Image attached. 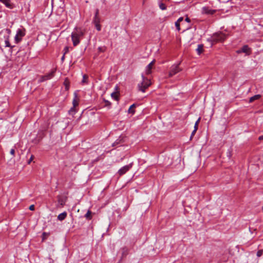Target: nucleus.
Masks as SVG:
<instances>
[{
	"label": "nucleus",
	"instance_id": "nucleus-1",
	"mask_svg": "<svg viewBox=\"0 0 263 263\" xmlns=\"http://www.w3.org/2000/svg\"><path fill=\"white\" fill-rule=\"evenodd\" d=\"M85 29L81 27H75L71 34L73 46H78L85 34Z\"/></svg>",
	"mask_w": 263,
	"mask_h": 263
},
{
	"label": "nucleus",
	"instance_id": "nucleus-2",
	"mask_svg": "<svg viewBox=\"0 0 263 263\" xmlns=\"http://www.w3.org/2000/svg\"><path fill=\"white\" fill-rule=\"evenodd\" d=\"M11 30L9 29H4L0 32V42L5 43V47H9L10 51L12 52L13 49L15 47V45H11L10 43V36Z\"/></svg>",
	"mask_w": 263,
	"mask_h": 263
},
{
	"label": "nucleus",
	"instance_id": "nucleus-3",
	"mask_svg": "<svg viewBox=\"0 0 263 263\" xmlns=\"http://www.w3.org/2000/svg\"><path fill=\"white\" fill-rule=\"evenodd\" d=\"M227 37V35L221 32H218L214 33L212 36L207 39V41L211 43L212 46L217 42H223Z\"/></svg>",
	"mask_w": 263,
	"mask_h": 263
},
{
	"label": "nucleus",
	"instance_id": "nucleus-4",
	"mask_svg": "<svg viewBox=\"0 0 263 263\" xmlns=\"http://www.w3.org/2000/svg\"><path fill=\"white\" fill-rule=\"evenodd\" d=\"M141 77L142 78V81L141 83L138 84V87L139 90L144 92L145 91V89H147L151 85V82L150 79L145 77L143 74H142Z\"/></svg>",
	"mask_w": 263,
	"mask_h": 263
},
{
	"label": "nucleus",
	"instance_id": "nucleus-5",
	"mask_svg": "<svg viewBox=\"0 0 263 263\" xmlns=\"http://www.w3.org/2000/svg\"><path fill=\"white\" fill-rule=\"evenodd\" d=\"M26 34V29L22 27L20 28L17 29L16 30V33L14 36V42L16 44L19 43L22 40L23 37Z\"/></svg>",
	"mask_w": 263,
	"mask_h": 263
},
{
	"label": "nucleus",
	"instance_id": "nucleus-6",
	"mask_svg": "<svg viewBox=\"0 0 263 263\" xmlns=\"http://www.w3.org/2000/svg\"><path fill=\"white\" fill-rule=\"evenodd\" d=\"M179 63L178 64H174L170 68V71L168 73L169 77H172L179 71L181 69L179 67Z\"/></svg>",
	"mask_w": 263,
	"mask_h": 263
},
{
	"label": "nucleus",
	"instance_id": "nucleus-7",
	"mask_svg": "<svg viewBox=\"0 0 263 263\" xmlns=\"http://www.w3.org/2000/svg\"><path fill=\"white\" fill-rule=\"evenodd\" d=\"M55 70H52L50 72L42 76L41 77L40 79L39 80L38 82L39 83H42L44 81L50 80L52 79L54 76V73H55Z\"/></svg>",
	"mask_w": 263,
	"mask_h": 263
},
{
	"label": "nucleus",
	"instance_id": "nucleus-8",
	"mask_svg": "<svg viewBox=\"0 0 263 263\" xmlns=\"http://www.w3.org/2000/svg\"><path fill=\"white\" fill-rule=\"evenodd\" d=\"M245 53L246 55H250L251 51V48L249 47L248 45H244L242 47L237 51V53Z\"/></svg>",
	"mask_w": 263,
	"mask_h": 263
},
{
	"label": "nucleus",
	"instance_id": "nucleus-9",
	"mask_svg": "<svg viewBox=\"0 0 263 263\" xmlns=\"http://www.w3.org/2000/svg\"><path fill=\"white\" fill-rule=\"evenodd\" d=\"M131 167V164L126 165L123 166L118 171L119 175L120 176L123 175V174H125L127 171H128Z\"/></svg>",
	"mask_w": 263,
	"mask_h": 263
},
{
	"label": "nucleus",
	"instance_id": "nucleus-10",
	"mask_svg": "<svg viewBox=\"0 0 263 263\" xmlns=\"http://www.w3.org/2000/svg\"><path fill=\"white\" fill-rule=\"evenodd\" d=\"M215 12V10L210 9L208 7H204L202 9V13L203 14H213Z\"/></svg>",
	"mask_w": 263,
	"mask_h": 263
},
{
	"label": "nucleus",
	"instance_id": "nucleus-11",
	"mask_svg": "<svg viewBox=\"0 0 263 263\" xmlns=\"http://www.w3.org/2000/svg\"><path fill=\"white\" fill-rule=\"evenodd\" d=\"M155 63V60L152 61L145 68V73L146 74H149L151 73L153 65Z\"/></svg>",
	"mask_w": 263,
	"mask_h": 263
},
{
	"label": "nucleus",
	"instance_id": "nucleus-12",
	"mask_svg": "<svg viewBox=\"0 0 263 263\" xmlns=\"http://www.w3.org/2000/svg\"><path fill=\"white\" fill-rule=\"evenodd\" d=\"M0 2L4 4L5 6L9 9L13 8L12 4L11 3L10 0H0Z\"/></svg>",
	"mask_w": 263,
	"mask_h": 263
},
{
	"label": "nucleus",
	"instance_id": "nucleus-13",
	"mask_svg": "<svg viewBox=\"0 0 263 263\" xmlns=\"http://www.w3.org/2000/svg\"><path fill=\"white\" fill-rule=\"evenodd\" d=\"M79 99L76 92L74 93V98L72 101V104L74 107H76L79 105Z\"/></svg>",
	"mask_w": 263,
	"mask_h": 263
},
{
	"label": "nucleus",
	"instance_id": "nucleus-14",
	"mask_svg": "<svg viewBox=\"0 0 263 263\" xmlns=\"http://www.w3.org/2000/svg\"><path fill=\"white\" fill-rule=\"evenodd\" d=\"M99 12V11L98 9H97L96 10V13H95V16H94L93 20V22L94 24H98V23H100V18L98 16Z\"/></svg>",
	"mask_w": 263,
	"mask_h": 263
},
{
	"label": "nucleus",
	"instance_id": "nucleus-15",
	"mask_svg": "<svg viewBox=\"0 0 263 263\" xmlns=\"http://www.w3.org/2000/svg\"><path fill=\"white\" fill-rule=\"evenodd\" d=\"M67 215V212L65 211L63 212V213L60 214L58 216V219L60 221H62L66 218Z\"/></svg>",
	"mask_w": 263,
	"mask_h": 263
},
{
	"label": "nucleus",
	"instance_id": "nucleus-16",
	"mask_svg": "<svg viewBox=\"0 0 263 263\" xmlns=\"http://www.w3.org/2000/svg\"><path fill=\"white\" fill-rule=\"evenodd\" d=\"M183 20V18L182 17H180L175 22V26L176 27L177 30L178 31L180 30V22H182Z\"/></svg>",
	"mask_w": 263,
	"mask_h": 263
},
{
	"label": "nucleus",
	"instance_id": "nucleus-17",
	"mask_svg": "<svg viewBox=\"0 0 263 263\" xmlns=\"http://www.w3.org/2000/svg\"><path fill=\"white\" fill-rule=\"evenodd\" d=\"M203 51V45L202 44H199L196 49V51L198 54H200Z\"/></svg>",
	"mask_w": 263,
	"mask_h": 263
},
{
	"label": "nucleus",
	"instance_id": "nucleus-18",
	"mask_svg": "<svg viewBox=\"0 0 263 263\" xmlns=\"http://www.w3.org/2000/svg\"><path fill=\"white\" fill-rule=\"evenodd\" d=\"M123 138L121 137H119V139L116 140L113 143H112V146H116L119 144H121L122 143Z\"/></svg>",
	"mask_w": 263,
	"mask_h": 263
},
{
	"label": "nucleus",
	"instance_id": "nucleus-19",
	"mask_svg": "<svg viewBox=\"0 0 263 263\" xmlns=\"http://www.w3.org/2000/svg\"><path fill=\"white\" fill-rule=\"evenodd\" d=\"M261 96L260 95H256L250 98L249 102H252L255 100L259 99L260 98Z\"/></svg>",
	"mask_w": 263,
	"mask_h": 263
},
{
	"label": "nucleus",
	"instance_id": "nucleus-20",
	"mask_svg": "<svg viewBox=\"0 0 263 263\" xmlns=\"http://www.w3.org/2000/svg\"><path fill=\"white\" fill-rule=\"evenodd\" d=\"M91 212L90 211L88 210L87 213L85 214V217L86 218V219H91Z\"/></svg>",
	"mask_w": 263,
	"mask_h": 263
},
{
	"label": "nucleus",
	"instance_id": "nucleus-21",
	"mask_svg": "<svg viewBox=\"0 0 263 263\" xmlns=\"http://www.w3.org/2000/svg\"><path fill=\"white\" fill-rule=\"evenodd\" d=\"M159 6L160 9L162 10H165L166 9V7L165 5L162 3H160L159 4Z\"/></svg>",
	"mask_w": 263,
	"mask_h": 263
},
{
	"label": "nucleus",
	"instance_id": "nucleus-22",
	"mask_svg": "<svg viewBox=\"0 0 263 263\" xmlns=\"http://www.w3.org/2000/svg\"><path fill=\"white\" fill-rule=\"evenodd\" d=\"M134 107H135V105L134 104L130 106L129 108L128 109L129 113H132L133 114L135 113V110L133 109V108Z\"/></svg>",
	"mask_w": 263,
	"mask_h": 263
},
{
	"label": "nucleus",
	"instance_id": "nucleus-23",
	"mask_svg": "<svg viewBox=\"0 0 263 263\" xmlns=\"http://www.w3.org/2000/svg\"><path fill=\"white\" fill-rule=\"evenodd\" d=\"M75 108L76 107H74V106H73L70 109V110H69V113L70 114H75L76 112V109H75Z\"/></svg>",
	"mask_w": 263,
	"mask_h": 263
},
{
	"label": "nucleus",
	"instance_id": "nucleus-24",
	"mask_svg": "<svg viewBox=\"0 0 263 263\" xmlns=\"http://www.w3.org/2000/svg\"><path fill=\"white\" fill-rule=\"evenodd\" d=\"M66 200L63 199H60L59 200V203H60V204L62 206H63L65 204Z\"/></svg>",
	"mask_w": 263,
	"mask_h": 263
},
{
	"label": "nucleus",
	"instance_id": "nucleus-25",
	"mask_svg": "<svg viewBox=\"0 0 263 263\" xmlns=\"http://www.w3.org/2000/svg\"><path fill=\"white\" fill-rule=\"evenodd\" d=\"M263 254V250H259L257 251L256 255L257 257H260Z\"/></svg>",
	"mask_w": 263,
	"mask_h": 263
},
{
	"label": "nucleus",
	"instance_id": "nucleus-26",
	"mask_svg": "<svg viewBox=\"0 0 263 263\" xmlns=\"http://www.w3.org/2000/svg\"><path fill=\"white\" fill-rule=\"evenodd\" d=\"M88 79V77L86 75H83V80L82 81V83H86V80Z\"/></svg>",
	"mask_w": 263,
	"mask_h": 263
},
{
	"label": "nucleus",
	"instance_id": "nucleus-27",
	"mask_svg": "<svg viewBox=\"0 0 263 263\" xmlns=\"http://www.w3.org/2000/svg\"><path fill=\"white\" fill-rule=\"evenodd\" d=\"M95 27L98 31H100L101 29V25H100V23L98 24H95Z\"/></svg>",
	"mask_w": 263,
	"mask_h": 263
},
{
	"label": "nucleus",
	"instance_id": "nucleus-28",
	"mask_svg": "<svg viewBox=\"0 0 263 263\" xmlns=\"http://www.w3.org/2000/svg\"><path fill=\"white\" fill-rule=\"evenodd\" d=\"M111 96L112 98H114L115 100H118V97L116 95V92H112L111 93Z\"/></svg>",
	"mask_w": 263,
	"mask_h": 263
},
{
	"label": "nucleus",
	"instance_id": "nucleus-29",
	"mask_svg": "<svg viewBox=\"0 0 263 263\" xmlns=\"http://www.w3.org/2000/svg\"><path fill=\"white\" fill-rule=\"evenodd\" d=\"M104 101L105 103V106L110 107V106L111 105V103L109 101L106 100L105 99H104Z\"/></svg>",
	"mask_w": 263,
	"mask_h": 263
},
{
	"label": "nucleus",
	"instance_id": "nucleus-30",
	"mask_svg": "<svg viewBox=\"0 0 263 263\" xmlns=\"http://www.w3.org/2000/svg\"><path fill=\"white\" fill-rule=\"evenodd\" d=\"M200 120V118L198 119V120L196 122L195 124V125H194V129L195 130H197V129H198V122Z\"/></svg>",
	"mask_w": 263,
	"mask_h": 263
},
{
	"label": "nucleus",
	"instance_id": "nucleus-31",
	"mask_svg": "<svg viewBox=\"0 0 263 263\" xmlns=\"http://www.w3.org/2000/svg\"><path fill=\"white\" fill-rule=\"evenodd\" d=\"M10 153L11 155H12L14 157V154H15V150H14V148H12L10 150Z\"/></svg>",
	"mask_w": 263,
	"mask_h": 263
},
{
	"label": "nucleus",
	"instance_id": "nucleus-32",
	"mask_svg": "<svg viewBox=\"0 0 263 263\" xmlns=\"http://www.w3.org/2000/svg\"><path fill=\"white\" fill-rule=\"evenodd\" d=\"M33 159V156L31 155V157L28 161V164H30Z\"/></svg>",
	"mask_w": 263,
	"mask_h": 263
},
{
	"label": "nucleus",
	"instance_id": "nucleus-33",
	"mask_svg": "<svg viewBox=\"0 0 263 263\" xmlns=\"http://www.w3.org/2000/svg\"><path fill=\"white\" fill-rule=\"evenodd\" d=\"M231 152L230 151V150H228V152H227V156L228 157L230 158L231 157Z\"/></svg>",
	"mask_w": 263,
	"mask_h": 263
},
{
	"label": "nucleus",
	"instance_id": "nucleus-34",
	"mask_svg": "<svg viewBox=\"0 0 263 263\" xmlns=\"http://www.w3.org/2000/svg\"><path fill=\"white\" fill-rule=\"evenodd\" d=\"M29 210H31V211H34V205L33 204L32 205H31L30 206H29Z\"/></svg>",
	"mask_w": 263,
	"mask_h": 263
},
{
	"label": "nucleus",
	"instance_id": "nucleus-35",
	"mask_svg": "<svg viewBox=\"0 0 263 263\" xmlns=\"http://www.w3.org/2000/svg\"><path fill=\"white\" fill-rule=\"evenodd\" d=\"M197 130H195V129H194V130L192 132V134H191V138L194 135V134H195V133L196 132Z\"/></svg>",
	"mask_w": 263,
	"mask_h": 263
},
{
	"label": "nucleus",
	"instance_id": "nucleus-36",
	"mask_svg": "<svg viewBox=\"0 0 263 263\" xmlns=\"http://www.w3.org/2000/svg\"><path fill=\"white\" fill-rule=\"evenodd\" d=\"M185 21L188 23L190 22H191V20L188 17H186L185 19Z\"/></svg>",
	"mask_w": 263,
	"mask_h": 263
},
{
	"label": "nucleus",
	"instance_id": "nucleus-37",
	"mask_svg": "<svg viewBox=\"0 0 263 263\" xmlns=\"http://www.w3.org/2000/svg\"><path fill=\"white\" fill-rule=\"evenodd\" d=\"M64 50L65 51V53L66 52H67L68 51V47H65V48H64Z\"/></svg>",
	"mask_w": 263,
	"mask_h": 263
},
{
	"label": "nucleus",
	"instance_id": "nucleus-38",
	"mask_svg": "<svg viewBox=\"0 0 263 263\" xmlns=\"http://www.w3.org/2000/svg\"><path fill=\"white\" fill-rule=\"evenodd\" d=\"M258 139L259 140H263V135L262 136H260L259 137Z\"/></svg>",
	"mask_w": 263,
	"mask_h": 263
},
{
	"label": "nucleus",
	"instance_id": "nucleus-39",
	"mask_svg": "<svg viewBox=\"0 0 263 263\" xmlns=\"http://www.w3.org/2000/svg\"><path fill=\"white\" fill-rule=\"evenodd\" d=\"M62 60H64V55H63V57L61 58Z\"/></svg>",
	"mask_w": 263,
	"mask_h": 263
},
{
	"label": "nucleus",
	"instance_id": "nucleus-40",
	"mask_svg": "<svg viewBox=\"0 0 263 263\" xmlns=\"http://www.w3.org/2000/svg\"><path fill=\"white\" fill-rule=\"evenodd\" d=\"M98 49H99V50H100V51H102V50H101V47H99V48H98Z\"/></svg>",
	"mask_w": 263,
	"mask_h": 263
},
{
	"label": "nucleus",
	"instance_id": "nucleus-41",
	"mask_svg": "<svg viewBox=\"0 0 263 263\" xmlns=\"http://www.w3.org/2000/svg\"><path fill=\"white\" fill-rule=\"evenodd\" d=\"M262 211H263V205H262Z\"/></svg>",
	"mask_w": 263,
	"mask_h": 263
}]
</instances>
